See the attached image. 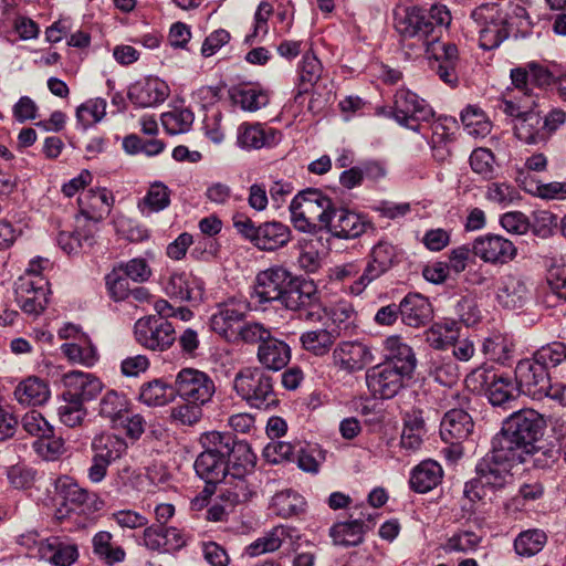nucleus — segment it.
Masks as SVG:
<instances>
[{"label":"nucleus","instance_id":"f257e3e1","mask_svg":"<svg viewBox=\"0 0 566 566\" xmlns=\"http://www.w3.org/2000/svg\"><path fill=\"white\" fill-rule=\"evenodd\" d=\"M451 21V12L443 4H433L428 10L408 7L395 14V28L403 44L418 52L432 48Z\"/></svg>","mask_w":566,"mask_h":566},{"label":"nucleus","instance_id":"f03ea898","mask_svg":"<svg viewBox=\"0 0 566 566\" xmlns=\"http://www.w3.org/2000/svg\"><path fill=\"white\" fill-rule=\"evenodd\" d=\"M546 421L544 417L534 409H522L513 412L502 424L501 431L493 438L492 444L500 451H504L525 463L526 458L522 457L523 450H532L544 434Z\"/></svg>","mask_w":566,"mask_h":566},{"label":"nucleus","instance_id":"7ed1b4c3","mask_svg":"<svg viewBox=\"0 0 566 566\" xmlns=\"http://www.w3.org/2000/svg\"><path fill=\"white\" fill-rule=\"evenodd\" d=\"M334 203L318 189L307 188L300 191L290 203L291 222L304 233H314L325 229Z\"/></svg>","mask_w":566,"mask_h":566},{"label":"nucleus","instance_id":"20e7f679","mask_svg":"<svg viewBox=\"0 0 566 566\" xmlns=\"http://www.w3.org/2000/svg\"><path fill=\"white\" fill-rule=\"evenodd\" d=\"M273 378L259 367H245L234 377L233 388L252 408L269 410L279 403Z\"/></svg>","mask_w":566,"mask_h":566},{"label":"nucleus","instance_id":"39448f33","mask_svg":"<svg viewBox=\"0 0 566 566\" xmlns=\"http://www.w3.org/2000/svg\"><path fill=\"white\" fill-rule=\"evenodd\" d=\"M483 50H493L507 39L506 15L496 3H482L470 15Z\"/></svg>","mask_w":566,"mask_h":566},{"label":"nucleus","instance_id":"423d86ee","mask_svg":"<svg viewBox=\"0 0 566 566\" xmlns=\"http://www.w3.org/2000/svg\"><path fill=\"white\" fill-rule=\"evenodd\" d=\"M136 342L149 350H167L176 340L175 327L170 322L154 315L136 321L134 325Z\"/></svg>","mask_w":566,"mask_h":566},{"label":"nucleus","instance_id":"0eeeda50","mask_svg":"<svg viewBox=\"0 0 566 566\" xmlns=\"http://www.w3.org/2000/svg\"><path fill=\"white\" fill-rule=\"evenodd\" d=\"M175 390L185 402L207 405L216 394V385L207 373L182 368L176 376Z\"/></svg>","mask_w":566,"mask_h":566},{"label":"nucleus","instance_id":"6e6552de","mask_svg":"<svg viewBox=\"0 0 566 566\" xmlns=\"http://www.w3.org/2000/svg\"><path fill=\"white\" fill-rule=\"evenodd\" d=\"M433 116L429 104L416 93L400 88L394 96L392 117L395 120L410 128L418 130L420 122H428Z\"/></svg>","mask_w":566,"mask_h":566},{"label":"nucleus","instance_id":"1a4fd4ad","mask_svg":"<svg viewBox=\"0 0 566 566\" xmlns=\"http://www.w3.org/2000/svg\"><path fill=\"white\" fill-rule=\"evenodd\" d=\"M515 381L518 390L533 399L547 397L553 385L547 368L535 357L518 361L515 368Z\"/></svg>","mask_w":566,"mask_h":566},{"label":"nucleus","instance_id":"9d476101","mask_svg":"<svg viewBox=\"0 0 566 566\" xmlns=\"http://www.w3.org/2000/svg\"><path fill=\"white\" fill-rule=\"evenodd\" d=\"M294 275L285 268L275 265L261 271L255 277L253 297L260 304L273 301L283 302Z\"/></svg>","mask_w":566,"mask_h":566},{"label":"nucleus","instance_id":"9b49d317","mask_svg":"<svg viewBox=\"0 0 566 566\" xmlns=\"http://www.w3.org/2000/svg\"><path fill=\"white\" fill-rule=\"evenodd\" d=\"M248 312L249 304L244 300L231 297L217 305L216 312L209 321L210 327L228 340L237 338L238 331Z\"/></svg>","mask_w":566,"mask_h":566},{"label":"nucleus","instance_id":"f8f14e48","mask_svg":"<svg viewBox=\"0 0 566 566\" xmlns=\"http://www.w3.org/2000/svg\"><path fill=\"white\" fill-rule=\"evenodd\" d=\"M365 378L369 392L379 399L394 398L403 388L406 380L410 379L409 376L385 363L370 367Z\"/></svg>","mask_w":566,"mask_h":566},{"label":"nucleus","instance_id":"ddd939ff","mask_svg":"<svg viewBox=\"0 0 566 566\" xmlns=\"http://www.w3.org/2000/svg\"><path fill=\"white\" fill-rule=\"evenodd\" d=\"M472 253L485 263L502 265L515 259L517 249L503 235L486 233L474 239Z\"/></svg>","mask_w":566,"mask_h":566},{"label":"nucleus","instance_id":"4468645a","mask_svg":"<svg viewBox=\"0 0 566 566\" xmlns=\"http://www.w3.org/2000/svg\"><path fill=\"white\" fill-rule=\"evenodd\" d=\"M518 462L514 455L500 451L492 444V450L476 464L478 482L482 486L502 488L510 472L509 462Z\"/></svg>","mask_w":566,"mask_h":566},{"label":"nucleus","instance_id":"2eb2a0df","mask_svg":"<svg viewBox=\"0 0 566 566\" xmlns=\"http://www.w3.org/2000/svg\"><path fill=\"white\" fill-rule=\"evenodd\" d=\"M15 300L21 310L30 315L41 314L48 305L49 282L46 279L31 281L19 277L14 284Z\"/></svg>","mask_w":566,"mask_h":566},{"label":"nucleus","instance_id":"dca6fc26","mask_svg":"<svg viewBox=\"0 0 566 566\" xmlns=\"http://www.w3.org/2000/svg\"><path fill=\"white\" fill-rule=\"evenodd\" d=\"M370 227L366 217L334 206L325 230L334 238L350 240L359 238Z\"/></svg>","mask_w":566,"mask_h":566},{"label":"nucleus","instance_id":"f3484780","mask_svg":"<svg viewBox=\"0 0 566 566\" xmlns=\"http://www.w3.org/2000/svg\"><path fill=\"white\" fill-rule=\"evenodd\" d=\"M374 358L371 348L357 340L340 342L333 350L334 365L346 373L363 370Z\"/></svg>","mask_w":566,"mask_h":566},{"label":"nucleus","instance_id":"a211bd4d","mask_svg":"<svg viewBox=\"0 0 566 566\" xmlns=\"http://www.w3.org/2000/svg\"><path fill=\"white\" fill-rule=\"evenodd\" d=\"M531 297L530 286L521 274L507 273L500 277L496 289V300L505 308L523 307Z\"/></svg>","mask_w":566,"mask_h":566},{"label":"nucleus","instance_id":"6ab92c4d","mask_svg":"<svg viewBox=\"0 0 566 566\" xmlns=\"http://www.w3.org/2000/svg\"><path fill=\"white\" fill-rule=\"evenodd\" d=\"M170 94L168 84L156 76H147L130 85L129 101L139 107H155L164 103Z\"/></svg>","mask_w":566,"mask_h":566},{"label":"nucleus","instance_id":"aec40b11","mask_svg":"<svg viewBox=\"0 0 566 566\" xmlns=\"http://www.w3.org/2000/svg\"><path fill=\"white\" fill-rule=\"evenodd\" d=\"M63 399L77 400L81 403L95 399L103 390L102 381L90 373L70 371L64 376Z\"/></svg>","mask_w":566,"mask_h":566},{"label":"nucleus","instance_id":"412c9836","mask_svg":"<svg viewBox=\"0 0 566 566\" xmlns=\"http://www.w3.org/2000/svg\"><path fill=\"white\" fill-rule=\"evenodd\" d=\"M385 364L391 365L395 369L411 378L417 358L412 348L398 335L388 336L384 340Z\"/></svg>","mask_w":566,"mask_h":566},{"label":"nucleus","instance_id":"4be33fe9","mask_svg":"<svg viewBox=\"0 0 566 566\" xmlns=\"http://www.w3.org/2000/svg\"><path fill=\"white\" fill-rule=\"evenodd\" d=\"M319 304V293L313 281L293 277L282 305L290 311L314 308Z\"/></svg>","mask_w":566,"mask_h":566},{"label":"nucleus","instance_id":"5701e85b","mask_svg":"<svg viewBox=\"0 0 566 566\" xmlns=\"http://www.w3.org/2000/svg\"><path fill=\"white\" fill-rule=\"evenodd\" d=\"M165 292L181 302H200L203 297V283L190 273H172L165 284Z\"/></svg>","mask_w":566,"mask_h":566},{"label":"nucleus","instance_id":"b1692460","mask_svg":"<svg viewBox=\"0 0 566 566\" xmlns=\"http://www.w3.org/2000/svg\"><path fill=\"white\" fill-rule=\"evenodd\" d=\"M474 423L471 416L462 409L446 412L440 427L442 439L448 443H457L473 433Z\"/></svg>","mask_w":566,"mask_h":566},{"label":"nucleus","instance_id":"393cba45","mask_svg":"<svg viewBox=\"0 0 566 566\" xmlns=\"http://www.w3.org/2000/svg\"><path fill=\"white\" fill-rule=\"evenodd\" d=\"M77 201L81 214L88 220L98 222L109 213L114 199L107 189L102 188L90 189L81 193Z\"/></svg>","mask_w":566,"mask_h":566},{"label":"nucleus","instance_id":"a878e982","mask_svg":"<svg viewBox=\"0 0 566 566\" xmlns=\"http://www.w3.org/2000/svg\"><path fill=\"white\" fill-rule=\"evenodd\" d=\"M513 133L520 142L526 145H541L549 140L543 125V117L538 112L515 117Z\"/></svg>","mask_w":566,"mask_h":566},{"label":"nucleus","instance_id":"bb28decb","mask_svg":"<svg viewBox=\"0 0 566 566\" xmlns=\"http://www.w3.org/2000/svg\"><path fill=\"white\" fill-rule=\"evenodd\" d=\"M256 357L264 368L277 371L291 360V348L284 340L272 335L263 345H259Z\"/></svg>","mask_w":566,"mask_h":566},{"label":"nucleus","instance_id":"cd10ccee","mask_svg":"<svg viewBox=\"0 0 566 566\" xmlns=\"http://www.w3.org/2000/svg\"><path fill=\"white\" fill-rule=\"evenodd\" d=\"M291 240L290 228L280 221H266L258 226L254 245L260 250L273 251L286 245Z\"/></svg>","mask_w":566,"mask_h":566},{"label":"nucleus","instance_id":"c85d7f7f","mask_svg":"<svg viewBox=\"0 0 566 566\" xmlns=\"http://www.w3.org/2000/svg\"><path fill=\"white\" fill-rule=\"evenodd\" d=\"M431 304L419 294H408L400 302V316L408 326H423L431 319Z\"/></svg>","mask_w":566,"mask_h":566},{"label":"nucleus","instance_id":"c756f323","mask_svg":"<svg viewBox=\"0 0 566 566\" xmlns=\"http://www.w3.org/2000/svg\"><path fill=\"white\" fill-rule=\"evenodd\" d=\"M39 557L49 559L54 566H71L77 559L78 551L74 544L49 537L40 543Z\"/></svg>","mask_w":566,"mask_h":566},{"label":"nucleus","instance_id":"7c9ffc66","mask_svg":"<svg viewBox=\"0 0 566 566\" xmlns=\"http://www.w3.org/2000/svg\"><path fill=\"white\" fill-rule=\"evenodd\" d=\"M227 461L229 463V476L245 478L253 472L256 457L247 442L234 440L227 454Z\"/></svg>","mask_w":566,"mask_h":566},{"label":"nucleus","instance_id":"2f4dec72","mask_svg":"<svg viewBox=\"0 0 566 566\" xmlns=\"http://www.w3.org/2000/svg\"><path fill=\"white\" fill-rule=\"evenodd\" d=\"M197 475L207 484H217L229 476L227 458L200 453L193 464Z\"/></svg>","mask_w":566,"mask_h":566},{"label":"nucleus","instance_id":"473e14b6","mask_svg":"<svg viewBox=\"0 0 566 566\" xmlns=\"http://www.w3.org/2000/svg\"><path fill=\"white\" fill-rule=\"evenodd\" d=\"M129 407L130 402L126 395L112 389L102 397L98 413L109 421L112 428L117 429L123 417L130 410Z\"/></svg>","mask_w":566,"mask_h":566},{"label":"nucleus","instance_id":"72a5a7b5","mask_svg":"<svg viewBox=\"0 0 566 566\" xmlns=\"http://www.w3.org/2000/svg\"><path fill=\"white\" fill-rule=\"evenodd\" d=\"M441 465L432 460L422 461L411 473L410 486L418 493H427L434 489L442 480Z\"/></svg>","mask_w":566,"mask_h":566},{"label":"nucleus","instance_id":"f704fd0d","mask_svg":"<svg viewBox=\"0 0 566 566\" xmlns=\"http://www.w3.org/2000/svg\"><path fill=\"white\" fill-rule=\"evenodd\" d=\"M537 94L533 90H509L503 97L501 109L513 118L535 112Z\"/></svg>","mask_w":566,"mask_h":566},{"label":"nucleus","instance_id":"c9c22d12","mask_svg":"<svg viewBox=\"0 0 566 566\" xmlns=\"http://www.w3.org/2000/svg\"><path fill=\"white\" fill-rule=\"evenodd\" d=\"M14 397L21 405L38 406L48 401L50 389L43 379L31 376L19 382L14 389Z\"/></svg>","mask_w":566,"mask_h":566},{"label":"nucleus","instance_id":"e433bc0d","mask_svg":"<svg viewBox=\"0 0 566 566\" xmlns=\"http://www.w3.org/2000/svg\"><path fill=\"white\" fill-rule=\"evenodd\" d=\"M171 190L161 181L149 185L145 196L138 201L137 208L143 216L158 213L170 206Z\"/></svg>","mask_w":566,"mask_h":566},{"label":"nucleus","instance_id":"4c0bfd02","mask_svg":"<svg viewBox=\"0 0 566 566\" xmlns=\"http://www.w3.org/2000/svg\"><path fill=\"white\" fill-rule=\"evenodd\" d=\"M230 97L245 112H256L265 107L270 101L268 91L252 85L233 86L230 90Z\"/></svg>","mask_w":566,"mask_h":566},{"label":"nucleus","instance_id":"58836bf2","mask_svg":"<svg viewBox=\"0 0 566 566\" xmlns=\"http://www.w3.org/2000/svg\"><path fill=\"white\" fill-rule=\"evenodd\" d=\"M274 140V132L265 129L259 123H242L238 127L237 143L243 149H260L271 145Z\"/></svg>","mask_w":566,"mask_h":566},{"label":"nucleus","instance_id":"ea45409f","mask_svg":"<svg viewBox=\"0 0 566 566\" xmlns=\"http://www.w3.org/2000/svg\"><path fill=\"white\" fill-rule=\"evenodd\" d=\"M91 448L94 455L112 464L126 453L127 443L116 434L101 433L94 437Z\"/></svg>","mask_w":566,"mask_h":566},{"label":"nucleus","instance_id":"a19ab883","mask_svg":"<svg viewBox=\"0 0 566 566\" xmlns=\"http://www.w3.org/2000/svg\"><path fill=\"white\" fill-rule=\"evenodd\" d=\"M61 350L69 360L85 367H92L98 360L97 348L94 346L88 335L80 336L77 340L63 344Z\"/></svg>","mask_w":566,"mask_h":566},{"label":"nucleus","instance_id":"79ce46f5","mask_svg":"<svg viewBox=\"0 0 566 566\" xmlns=\"http://www.w3.org/2000/svg\"><path fill=\"white\" fill-rule=\"evenodd\" d=\"M429 374L433 379L447 387H452L459 381V367L450 356L442 354L431 355Z\"/></svg>","mask_w":566,"mask_h":566},{"label":"nucleus","instance_id":"37998d69","mask_svg":"<svg viewBox=\"0 0 566 566\" xmlns=\"http://www.w3.org/2000/svg\"><path fill=\"white\" fill-rule=\"evenodd\" d=\"M305 509V500L297 492L284 490L277 492L271 502L273 513L282 518H289L302 513Z\"/></svg>","mask_w":566,"mask_h":566},{"label":"nucleus","instance_id":"c03bdc74","mask_svg":"<svg viewBox=\"0 0 566 566\" xmlns=\"http://www.w3.org/2000/svg\"><path fill=\"white\" fill-rule=\"evenodd\" d=\"M56 489L64 504L70 505L69 511L81 509L86 505L93 496L87 490L80 486L76 481L69 476L59 479Z\"/></svg>","mask_w":566,"mask_h":566},{"label":"nucleus","instance_id":"a18cd8bd","mask_svg":"<svg viewBox=\"0 0 566 566\" xmlns=\"http://www.w3.org/2000/svg\"><path fill=\"white\" fill-rule=\"evenodd\" d=\"M363 527L364 523L358 518L350 522H339L333 525L329 535L335 545L356 546L363 542Z\"/></svg>","mask_w":566,"mask_h":566},{"label":"nucleus","instance_id":"49530a36","mask_svg":"<svg viewBox=\"0 0 566 566\" xmlns=\"http://www.w3.org/2000/svg\"><path fill=\"white\" fill-rule=\"evenodd\" d=\"M286 536V528L284 526H276L248 545L245 554L250 557H256L262 554L275 552L282 546Z\"/></svg>","mask_w":566,"mask_h":566},{"label":"nucleus","instance_id":"de8ad7c7","mask_svg":"<svg viewBox=\"0 0 566 566\" xmlns=\"http://www.w3.org/2000/svg\"><path fill=\"white\" fill-rule=\"evenodd\" d=\"M518 391L516 381L514 382L510 376L497 374L486 394L493 406H504L515 399Z\"/></svg>","mask_w":566,"mask_h":566},{"label":"nucleus","instance_id":"09e8293b","mask_svg":"<svg viewBox=\"0 0 566 566\" xmlns=\"http://www.w3.org/2000/svg\"><path fill=\"white\" fill-rule=\"evenodd\" d=\"M547 536L544 531L532 528L521 532L514 541V549L517 555L532 557L538 554L545 546Z\"/></svg>","mask_w":566,"mask_h":566},{"label":"nucleus","instance_id":"8fccbe9b","mask_svg":"<svg viewBox=\"0 0 566 566\" xmlns=\"http://www.w3.org/2000/svg\"><path fill=\"white\" fill-rule=\"evenodd\" d=\"M300 342L306 352L315 356H324L331 350L335 336L325 328H318L303 333Z\"/></svg>","mask_w":566,"mask_h":566},{"label":"nucleus","instance_id":"3c124183","mask_svg":"<svg viewBox=\"0 0 566 566\" xmlns=\"http://www.w3.org/2000/svg\"><path fill=\"white\" fill-rule=\"evenodd\" d=\"M461 120L468 135L475 138L490 134L492 124L485 114L475 106H468L461 113Z\"/></svg>","mask_w":566,"mask_h":566},{"label":"nucleus","instance_id":"603ef678","mask_svg":"<svg viewBox=\"0 0 566 566\" xmlns=\"http://www.w3.org/2000/svg\"><path fill=\"white\" fill-rule=\"evenodd\" d=\"M161 125L170 135L187 133L193 123V113L188 108H172L161 114Z\"/></svg>","mask_w":566,"mask_h":566},{"label":"nucleus","instance_id":"864d4df0","mask_svg":"<svg viewBox=\"0 0 566 566\" xmlns=\"http://www.w3.org/2000/svg\"><path fill=\"white\" fill-rule=\"evenodd\" d=\"M107 103L102 97L87 99L76 108V122L83 128L87 129L92 125L101 122L106 115Z\"/></svg>","mask_w":566,"mask_h":566},{"label":"nucleus","instance_id":"5fc2aeb1","mask_svg":"<svg viewBox=\"0 0 566 566\" xmlns=\"http://www.w3.org/2000/svg\"><path fill=\"white\" fill-rule=\"evenodd\" d=\"M93 549L95 555L108 565L123 562L126 555L120 546L112 544V534L108 532H98L94 535Z\"/></svg>","mask_w":566,"mask_h":566},{"label":"nucleus","instance_id":"6e6d98bb","mask_svg":"<svg viewBox=\"0 0 566 566\" xmlns=\"http://www.w3.org/2000/svg\"><path fill=\"white\" fill-rule=\"evenodd\" d=\"M199 442L203 449L202 454L227 458L234 438L230 433L209 431L201 434Z\"/></svg>","mask_w":566,"mask_h":566},{"label":"nucleus","instance_id":"4d7b16f0","mask_svg":"<svg viewBox=\"0 0 566 566\" xmlns=\"http://www.w3.org/2000/svg\"><path fill=\"white\" fill-rule=\"evenodd\" d=\"M482 541V537L471 531H460L450 536L446 543L441 545V548L450 553H463L469 554L475 552Z\"/></svg>","mask_w":566,"mask_h":566},{"label":"nucleus","instance_id":"13d9d810","mask_svg":"<svg viewBox=\"0 0 566 566\" xmlns=\"http://www.w3.org/2000/svg\"><path fill=\"white\" fill-rule=\"evenodd\" d=\"M228 485L221 493L223 501L228 502V506H234L243 503L252 497L254 490L250 486L245 478L227 476Z\"/></svg>","mask_w":566,"mask_h":566},{"label":"nucleus","instance_id":"bf43d9fd","mask_svg":"<svg viewBox=\"0 0 566 566\" xmlns=\"http://www.w3.org/2000/svg\"><path fill=\"white\" fill-rule=\"evenodd\" d=\"M323 66L321 61L312 53H305L298 66L301 83L305 86L303 91H298L295 96L297 101L303 92L307 91V86H313L321 77Z\"/></svg>","mask_w":566,"mask_h":566},{"label":"nucleus","instance_id":"052dcab7","mask_svg":"<svg viewBox=\"0 0 566 566\" xmlns=\"http://www.w3.org/2000/svg\"><path fill=\"white\" fill-rule=\"evenodd\" d=\"M273 14V7L268 1H262L254 13L252 32L245 36L247 43L260 42L269 32V19Z\"/></svg>","mask_w":566,"mask_h":566},{"label":"nucleus","instance_id":"680f3d73","mask_svg":"<svg viewBox=\"0 0 566 566\" xmlns=\"http://www.w3.org/2000/svg\"><path fill=\"white\" fill-rule=\"evenodd\" d=\"M172 395V390L161 380H153L140 389L139 398L148 406L166 405Z\"/></svg>","mask_w":566,"mask_h":566},{"label":"nucleus","instance_id":"e2e57ef3","mask_svg":"<svg viewBox=\"0 0 566 566\" xmlns=\"http://www.w3.org/2000/svg\"><path fill=\"white\" fill-rule=\"evenodd\" d=\"M483 353L490 357V359L505 364L512 354V343L502 335H493L485 338L482 346Z\"/></svg>","mask_w":566,"mask_h":566},{"label":"nucleus","instance_id":"0e129e2a","mask_svg":"<svg viewBox=\"0 0 566 566\" xmlns=\"http://www.w3.org/2000/svg\"><path fill=\"white\" fill-rule=\"evenodd\" d=\"M522 457L526 458L525 462H531L537 469H548L557 461V451L553 447L542 446L537 447L536 443L532 446V450H523Z\"/></svg>","mask_w":566,"mask_h":566},{"label":"nucleus","instance_id":"69168bd1","mask_svg":"<svg viewBox=\"0 0 566 566\" xmlns=\"http://www.w3.org/2000/svg\"><path fill=\"white\" fill-rule=\"evenodd\" d=\"M534 357L546 368L556 367L566 361V344L553 342L544 345L536 350Z\"/></svg>","mask_w":566,"mask_h":566},{"label":"nucleus","instance_id":"338daca9","mask_svg":"<svg viewBox=\"0 0 566 566\" xmlns=\"http://www.w3.org/2000/svg\"><path fill=\"white\" fill-rule=\"evenodd\" d=\"M485 197L489 201L505 208L516 201L520 195L515 187L506 182H493L488 187Z\"/></svg>","mask_w":566,"mask_h":566},{"label":"nucleus","instance_id":"774afa93","mask_svg":"<svg viewBox=\"0 0 566 566\" xmlns=\"http://www.w3.org/2000/svg\"><path fill=\"white\" fill-rule=\"evenodd\" d=\"M21 426L24 431L39 439L46 438L53 433V428L36 410L28 411L21 419Z\"/></svg>","mask_w":566,"mask_h":566}]
</instances>
